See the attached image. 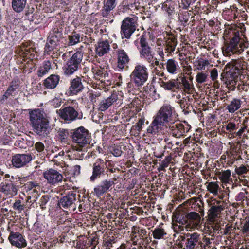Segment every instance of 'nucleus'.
<instances>
[{
    "label": "nucleus",
    "mask_w": 249,
    "mask_h": 249,
    "mask_svg": "<svg viewBox=\"0 0 249 249\" xmlns=\"http://www.w3.org/2000/svg\"><path fill=\"white\" fill-rule=\"evenodd\" d=\"M163 127L168 129L169 133L177 138L185 135L190 129V125H184L178 120L173 108L169 105L162 106L157 112L147 129V133L153 136L158 135L162 133Z\"/></svg>",
    "instance_id": "f257e3e1"
},
{
    "label": "nucleus",
    "mask_w": 249,
    "mask_h": 249,
    "mask_svg": "<svg viewBox=\"0 0 249 249\" xmlns=\"http://www.w3.org/2000/svg\"><path fill=\"white\" fill-rule=\"evenodd\" d=\"M29 120L33 131L41 138H46L49 136L52 128L47 114L40 109L30 110Z\"/></svg>",
    "instance_id": "f03ea898"
},
{
    "label": "nucleus",
    "mask_w": 249,
    "mask_h": 249,
    "mask_svg": "<svg viewBox=\"0 0 249 249\" xmlns=\"http://www.w3.org/2000/svg\"><path fill=\"white\" fill-rule=\"evenodd\" d=\"M233 33L234 36L231 38L230 42L222 49L224 54L227 56L240 54L248 47V42L245 41L240 37L241 34L240 31H235Z\"/></svg>",
    "instance_id": "7ed1b4c3"
},
{
    "label": "nucleus",
    "mask_w": 249,
    "mask_h": 249,
    "mask_svg": "<svg viewBox=\"0 0 249 249\" xmlns=\"http://www.w3.org/2000/svg\"><path fill=\"white\" fill-rule=\"evenodd\" d=\"M178 240L179 241L178 244L181 248L184 243V249H202L203 247L201 241L200 234L197 232L187 233L180 235Z\"/></svg>",
    "instance_id": "20e7f679"
},
{
    "label": "nucleus",
    "mask_w": 249,
    "mask_h": 249,
    "mask_svg": "<svg viewBox=\"0 0 249 249\" xmlns=\"http://www.w3.org/2000/svg\"><path fill=\"white\" fill-rule=\"evenodd\" d=\"M131 80L138 86H142L147 81L148 71L147 67L142 64H137L130 74Z\"/></svg>",
    "instance_id": "39448f33"
},
{
    "label": "nucleus",
    "mask_w": 249,
    "mask_h": 249,
    "mask_svg": "<svg viewBox=\"0 0 249 249\" xmlns=\"http://www.w3.org/2000/svg\"><path fill=\"white\" fill-rule=\"evenodd\" d=\"M138 26V18L133 16L132 17H126L122 21L121 26L120 34L122 39L130 38L135 32Z\"/></svg>",
    "instance_id": "423d86ee"
},
{
    "label": "nucleus",
    "mask_w": 249,
    "mask_h": 249,
    "mask_svg": "<svg viewBox=\"0 0 249 249\" xmlns=\"http://www.w3.org/2000/svg\"><path fill=\"white\" fill-rule=\"evenodd\" d=\"M71 133L72 141L82 147L89 146L90 142V134L83 126H80L73 130Z\"/></svg>",
    "instance_id": "0eeeda50"
},
{
    "label": "nucleus",
    "mask_w": 249,
    "mask_h": 249,
    "mask_svg": "<svg viewBox=\"0 0 249 249\" xmlns=\"http://www.w3.org/2000/svg\"><path fill=\"white\" fill-rule=\"evenodd\" d=\"M82 59V53L81 52L74 53L68 60L63 68L64 74L67 75H70L77 71L81 67Z\"/></svg>",
    "instance_id": "6e6552de"
},
{
    "label": "nucleus",
    "mask_w": 249,
    "mask_h": 249,
    "mask_svg": "<svg viewBox=\"0 0 249 249\" xmlns=\"http://www.w3.org/2000/svg\"><path fill=\"white\" fill-rule=\"evenodd\" d=\"M60 118L68 123H71L76 120H81L83 117L81 112L79 113L73 107L67 106L57 111Z\"/></svg>",
    "instance_id": "1a4fd4ad"
},
{
    "label": "nucleus",
    "mask_w": 249,
    "mask_h": 249,
    "mask_svg": "<svg viewBox=\"0 0 249 249\" xmlns=\"http://www.w3.org/2000/svg\"><path fill=\"white\" fill-rule=\"evenodd\" d=\"M107 172L106 162L101 159H98L93 164L92 174L90 177V180L94 182L97 178L105 175H107Z\"/></svg>",
    "instance_id": "9d476101"
},
{
    "label": "nucleus",
    "mask_w": 249,
    "mask_h": 249,
    "mask_svg": "<svg viewBox=\"0 0 249 249\" xmlns=\"http://www.w3.org/2000/svg\"><path fill=\"white\" fill-rule=\"evenodd\" d=\"M239 72H234L233 70H229L226 72L221 74V80L231 90H234L239 76Z\"/></svg>",
    "instance_id": "9b49d317"
},
{
    "label": "nucleus",
    "mask_w": 249,
    "mask_h": 249,
    "mask_svg": "<svg viewBox=\"0 0 249 249\" xmlns=\"http://www.w3.org/2000/svg\"><path fill=\"white\" fill-rule=\"evenodd\" d=\"M140 48L139 53L140 57L144 59L147 62H151L154 54L151 48L149 46L148 41L144 35L141 36L140 40Z\"/></svg>",
    "instance_id": "f8f14e48"
},
{
    "label": "nucleus",
    "mask_w": 249,
    "mask_h": 249,
    "mask_svg": "<svg viewBox=\"0 0 249 249\" xmlns=\"http://www.w3.org/2000/svg\"><path fill=\"white\" fill-rule=\"evenodd\" d=\"M33 160L31 154H17L12 158V164L14 167L21 168L26 166Z\"/></svg>",
    "instance_id": "ddd939ff"
},
{
    "label": "nucleus",
    "mask_w": 249,
    "mask_h": 249,
    "mask_svg": "<svg viewBox=\"0 0 249 249\" xmlns=\"http://www.w3.org/2000/svg\"><path fill=\"white\" fill-rule=\"evenodd\" d=\"M43 175L47 182L52 185L62 182L63 179V176L58 171L53 169L46 170Z\"/></svg>",
    "instance_id": "4468645a"
},
{
    "label": "nucleus",
    "mask_w": 249,
    "mask_h": 249,
    "mask_svg": "<svg viewBox=\"0 0 249 249\" xmlns=\"http://www.w3.org/2000/svg\"><path fill=\"white\" fill-rule=\"evenodd\" d=\"M18 187L12 182L0 185V191L3 194V199L10 198L17 194Z\"/></svg>",
    "instance_id": "2eb2a0df"
},
{
    "label": "nucleus",
    "mask_w": 249,
    "mask_h": 249,
    "mask_svg": "<svg viewBox=\"0 0 249 249\" xmlns=\"http://www.w3.org/2000/svg\"><path fill=\"white\" fill-rule=\"evenodd\" d=\"M187 231L198 229L200 226L201 217L200 214L196 212H191L187 213Z\"/></svg>",
    "instance_id": "dca6fc26"
},
{
    "label": "nucleus",
    "mask_w": 249,
    "mask_h": 249,
    "mask_svg": "<svg viewBox=\"0 0 249 249\" xmlns=\"http://www.w3.org/2000/svg\"><path fill=\"white\" fill-rule=\"evenodd\" d=\"M84 89L82 77L76 76L70 82V86L67 91L68 94L70 96L77 95L82 92Z\"/></svg>",
    "instance_id": "f3484780"
},
{
    "label": "nucleus",
    "mask_w": 249,
    "mask_h": 249,
    "mask_svg": "<svg viewBox=\"0 0 249 249\" xmlns=\"http://www.w3.org/2000/svg\"><path fill=\"white\" fill-rule=\"evenodd\" d=\"M114 184V182L110 179H103L94 188V192L97 196H100L111 190Z\"/></svg>",
    "instance_id": "a211bd4d"
},
{
    "label": "nucleus",
    "mask_w": 249,
    "mask_h": 249,
    "mask_svg": "<svg viewBox=\"0 0 249 249\" xmlns=\"http://www.w3.org/2000/svg\"><path fill=\"white\" fill-rule=\"evenodd\" d=\"M117 58V67L121 70L128 67L130 58L127 53L122 49H118L116 51Z\"/></svg>",
    "instance_id": "6ab92c4d"
},
{
    "label": "nucleus",
    "mask_w": 249,
    "mask_h": 249,
    "mask_svg": "<svg viewBox=\"0 0 249 249\" xmlns=\"http://www.w3.org/2000/svg\"><path fill=\"white\" fill-rule=\"evenodd\" d=\"M11 244L17 248H22L27 246V242L23 235L18 232L11 231L8 237Z\"/></svg>",
    "instance_id": "aec40b11"
},
{
    "label": "nucleus",
    "mask_w": 249,
    "mask_h": 249,
    "mask_svg": "<svg viewBox=\"0 0 249 249\" xmlns=\"http://www.w3.org/2000/svg\"><path fill=\"white\" fill-rule=\"evenodd\" d=\"M76 194L74 193L68 194L62 197L58 202V205L60 208L65 209L73 208L75 209V201H76Z\"/></svg>",
    "instance_id": "412c9836"
},
{
    "label": "nucleus",
    "mask_w": 249,
    "mask_h": 249,
    "mask_svg": "<svg viewBox=\"0 0 249 249\" xmlns=\"http://www.w3.org/2000/svg\"><path fill=\"white\" fill-rule=\"evenodd\" d=\"M228 66L230 68L229 70H233V71L239 72V75H240L246 68V64L243 59H232L226 65V67Z\"/></svg>",
    "instance_id": "4be33fe9"
},
{
    "label": "nucleus",
    "mask_w": 249,
    "mask_h": 249,
    "mask_svg": "<svg viewBox=\"0 0 249 249\" xmlns=\"http://www.w3.org/2000/svg\"><path fill=\"white\" fill-rule=\"evenodd\" d=\"M60 80L58 75L52 74L43 82V85L47 89H54L56 87Z\"/></svg>",
    "instance_id": "5701e85b"
},
{
    "label": "nucleus",
    "mask_w": 249,
    "mask_h": 249,
    "mask_svg": "<svg viewBox=\"0 0 249 249\" xmlns=\"http://www.w3.org/2000/svg\"><path fill=\"white\" fill-rule=\"evenodd\" d=\"M118 99L116 94H112L109 97L103 100L99 105V110L101 111H105L108 108Z\"/></svg>",
    "instance_id": "b1692460"
},
{
    "label": "nucleus",
    "mask_w": 249,
    "mask_h": 249,
    "mask_svg": "<svg viewBox=\"0 0 249 249\" xmlns=\"http://www.w3.org/2000/svg\"><path fill=\"white\" fill-rule=\"evenodd\" d=\"M110 49V45L107 41H103L98 42L96 45V53L99 56H102L107 53Z\"/></svg>",
    "instance_id": "393cba45"
},
{
    "label": "nucleus",
    "mask_w": 249,
    "mask_h": 249,
    "mask_svg": "<svg viewBox=\"0 0 249 249\" xmlns=\"http://www.w3.org/2000/svg\"><path fill=\"white\" fill-rule=\"evenodd\" d=\"M224 208V207L222 201H216V205H213L209 211L210 216L213 218H215L220 214Z\"/></svg>",
    "instance_id": "a878e982"
},
{
    "label": "nucleus",
    "mask_w": 249,
    "mask_h": 249,
    "mask_svg": "<svg viewBox=\"0 0 249 249\" xmlns=\"http://www.w3.org/2000/svg\"><path fill=\"white\" fill-rule=\"evenodd\" d=\"M165 42L167 51L170 53L174 52L177 45L176 36L172 34L169 35V36L166 38Z\"/></svg>",
    "instance_id": "bb28decb"
},
{
    "label": "nucleus",
    "mask_w": 249,
    "mask_h": 249,
    "mask_svg": "<svg viewBox=\"0 0 249 249\" xmlns=\"http://www.w3.org/2000/svg\"><path fill=\"white\" fill-rule=\"evenodd\" d=\"M242 103V101L240 99L234 98L226 106V109L229 113H233L241 107Z\"/></svg>",
    "instance_id": "cd10ccee"
},
{
    "label": "nucleus",
    "mask_w": 249,
    "mask_h": 249,
    "mask_svg": "<svg viewBox=\"0 0 249 249\" xmlns=\"http://www.w3.org/2000/svg\"><path fill=\"white\" fill-rule=\"evenodd\" d=\"M166 68L167 71L172 74L177 73L179 69L178 63L174 59H169L166 62Z\"/></svg>",
    "instance_id": "c85d7f7f"
},
{
    "label": "nucleus",
    "mask_w": 249,
    "mask_h": 249,
    "mask_svg": "<svg viewBox=\"0 0 249 249\" xmlns=\"http://www.w3.org/2000/svg\"><path fill=\"white\" fill-rule=\"evenodd\" d=\"M116 0H107L104 3L102 15L104 17H107L110 11L112 10L116 6Z\"/></svg>",
    "instance_id": "c756f323"
},
{
    "label": "nucleus",
    "mask_w": 249,
    "mask_h": 249,
    "mask_svg": "<svg viewBox=\"0 0 249 249\" xmlns=\"http://www.w3.org/2000/svg\"><path fill=\"white\" fill-rule=\"evenodd\" d=\"M51 69V64L50 62L49 61H45L43 62L42 65L39 67L37 71V74L38 77H42L48 73Z\"/></svg>",
    "instance_id": "7c9ffc66"
},
{
    "label": "nucleus",
    "mask_w": 249,
    "mask_h": 249,
    "mask_svg": "<svg viewBox=\"0 0 249 249\" xmlns=\"http://www.w3.org/2000/svg\"><path fill=\"white\" fill-rule=\"evenodd\" d=\"M27 0H12V7L16 12H21L25 8Z\"/></svg>",
    "instance_id": "2f4dec72"
},
{
    "label": "nucleus",
    "mask_w": 249,
    "mask_h": 249,
    "mask_svg": "<svg viewBox=\"0 0 249 249\" xmlns=\"http://www.w3.org/2000/svg\"><path fill=\"white\" fill-rule=\"evenodd\" d=\"M153 237L156 239H166L168 238L167 233L164 229L161 228H156L152 231Z\"/></svg>",
    "instance_id": "473e14b6"
},
{
    "label": "nucleus",
    "mask_w": 249,
    "mask_h": 249,
    "mask_svg": "<svg viewBox=\"0 0 249 249\" xmlns=\"http://www.w3.org/2000/svg\"><path fill=\"white\" fill-rule=\"evenodd\" d=\"M69 133L68 130L59 128L57 131V137L61 142L67 143L69 141Z\"/></svg>",
    "instance_id": "72a5a7b5"
},
{
    "label": "nucleus",
    "mask_w": 249,
    "mask_h": 249,
    "mask_svg": "<svg viewBox=\"0 0 249 249\" xmlns=\"http://www.w3.org/2000/svg\"><path fill=\"white\" fill-rule=\"evenodd\" d=\"M219 179L224 183H228L230 179H231V173L230 170H227L218 172L217 173Z\"/></svg>",
    "instance_id": "f704fd0d"
},
{
    "label": "nucleus",
    "mask_w": 249,
    "mask_h": 249,
    "mask_svg": "<svg viewBox=\"0 0 249 249\" xmlns=\"http://www.w3.org/2000/svg\"><path fill=\"white\" fill-rule=\"evenodd\" d=\"M187 213L184 212H179L175 216V221L177 223L181 225H184L187 229Z\"/></svg>",
    "instance_id": "c9c22d12"
},
{
    "label": "nucleus",
    "mask_w": 249,
    "mask_h": 249,
    "mask_svg": "<svg viewBox=\"0 0 249 249\" xmlns=\"http://www.w3.org/2000/svg\"><path fill=\"white\" fill-rule=\"evenodd\" d=\"M84 147L80 146H76L73 147L72 153L73 155V157L75 159L82 160L84 157V154L83 153Z\"/></svg>",
    "instance_id": "e433bc0d"
},
{
    "label": "nucleus",
    "mask_w": 249,
    "mask_h": 249,
    "mask_svg": "<svg viewBox=\"0 0 249 249\" xmlns=\"http://www.w3.org/2000/svg\"><path fill=\"white\" fill-rule=\"evenodd\" d=\"M25 188L27 190H33V192L36 193V195H38L37 189L39 190L40 187L39 184L37 181H30L25 184Z\"/></svg>",
    "instance_id": "4c0bfd02"
},
{
    "label": "nucleus",
    "mask_w": 249,
    "mask_h": 249,
    "mask_svg": "<svg viewBox=\"0 0 249 249\" xmlns=\"http://www.w3.org/2000/svg\"><path fill=\"white\" fill-rule=\"evenodd\" d=\"M175 79H172L167 81H161L160 83L161 87L165 90L174 91Z\"/></svg>",
    "instance_id": "58836bf2"
},
{
    "label": "nucleus",
    "mask_w": 249,
    "mask_h": 249,
    "mask_svg": "<svg viewBox=\"0 0 249 249\" xmlns=\"http://www.w3.org/2000/svg\"><path fill=\"white\" fill-rule=\"evenodd\" d=\"M49 37L59 42L62 38V33L61 31H59L58 28H54L50 32Z\"/></svg>",
    "instance_id": "ea45409f"
},
{
    "label": "nucleus",
    "mask_w": 249,
    "mask_h": 249,
    "mask_svg": "<svg viewBox=\"0 0 249 249\" xmlns=\"http://www.w3.org/2000/svg\"><path fill=\"white\" fill-rule=\"evenodd\" d=\"M92 72L94 75V76L96 79L103 81V77H105L104 73L106 71L104 69L102 68H95L92 70Z\"/></svg>",
    "instance_id": "a19ab883"
},
{
    "label": "nucleus",
    "mask_w": 249,
    "mask_h": 249,
    "mask_svg": "<svg viewBox=\"0 0 249 249\" xmlns=\"http://www.w3.org/2000/svg\"><path fill=\"white\" fill-rule=\"evenodd\" d=\"M207 188L210 192L216 195L218 194L219 186L217 182H211L207 185Z\"/></svg>",
    "instance_id": "79ce46f5"
},
{
    "label": "nucleus",
    "mask_w": 249,
    "mask_h": 249,
    "mask_svg": "<svg viewBox=\"0 0 249 249\" xmlns=\"http://www.w3.org/2000/svg\"><path fill=\"white\" fill-rule=\"evenodd\" d=\"M182 85L183 88V91L188 93H191L193 91V86L190 84L189 82L185 78H182Z\"/></svg>",
    "instance_id": "37998d69"
},
{
    "label": "nucleus",
    "mask_w": 249,
    "mask_h": 249,
    "mask_svg": "<svg viewBox=\"0 0 249 249\" xmlns=\"http://www.w3.org/2000/svg\"><path fill=\"white\" fill-rule=\"evenodd\" d=\"M69 45H74L80 42V35L74 32L71 36H69Z\"/></svg>",
    "instance_id": "c03bdc74"
},
{
    "label": "nucleus",
    "mask_w": 249,
    "mask_h": 249,
    "mask_svg": "<svg viewBox=\"0 0 249 249\" xmlns=\"http://www.w3.org/2000/svg\"><path fill=\"white\" fill-rule=\"evenodd\" d=\"M133 232L134 234H139L140 239H144V237L147 235V231L145 229H141L139 227L133 226L132 228Z\"/></svg>",
    "instance_id": "a18cd8bd"
},
{
    "label": "nucleus",
    "mask_w": 249,
    "mask_h": 249,
    "mask_svg": "<svg viewBox=\"0 0 249 249\" xmlns=\"http://www.w3.org/2000/svg\"><path fill=\"white\" fill-rule=\"evenodd\" d=\"M208 76V74L207 72H198L196 76V81L199 84L206 82L207 80Z\"/></svg>",
    "instance_id": "49530a36"
},
{
    "label": "nucleus",
    "mask_w": 249,
    "mask_h": 249,
    "mask_svg": "<svg viewBox=\"0 0 249 249\" xmlns=\"http://www.w3.org/2000/svg\"><path fill=\"white\" fill-rule=\"evenodd\" d=\"M50 198V196L49 195H44L40 199V206L42 210L45 209L46 208V205L48 202Z\"/></svg>",
    "instance_id": "de8ad7c7"
},
{
    "label": "nucleus",
    "mask_w": 249,
    "mask_h": 249,
    "mask_svg": "<svg viewBox=\"0 0 249 249\" xmlns=\"http://www.w3.org/2000/svg\"><path fill=\"white\" fill-rule=\"evenodd\" d=\"M237 127L235 123L232 122H229L225 125L226 129L231 134L233 133V131L237 129Z\"/></svg>",
    "instance_id": "09e8293b"
},
{
    "label": "nucleus",
    "mask_w": 249,
    "mask_h": 249,
    "mask_svg": "<svg viewBox=\"0 0 249 249\" xmlns=\"http://www.w3.org/2000/svg\"><path fill=\"white\" fill-rule=\"evenodd\" d=\"M209 64L207 60H199L197 62L196 69L198 70H205V67Z\"/></svg>",
    "instance_id": "8fccbe9b"
},
{
    "label": "nucleus",
    "mask_w": 249,
    "mask_h": 249,
    "mask_svg": "<svg viewBox=\"0 0 249 249\" xmlns=\"http://www.w3.org/2000/svg\"><path fill=\"white\" fill-rule=\"evenodd\" d=\"M13 208L18 212H21L24 208V205L21 204L20 200H17L13 204Z\"/></svg>",
    "instance_id": "3c124183"
},
{
    "label": "nucleus",
    "mask_w": 249,
    "mask_h": 249,
    "mask_svg": "<svg viewBox=\"0 0 249 249\" xmlns=\"http://www.w3.org/2000/svg\"><path fill=\"white\" fill-rule=\"evenodd\" d=\"M235 171L238 175H241L247 173L248 171V169L245 165H242L239 167H236L235 169Z\"/></svg>",
    "instance_id": "603ef678"
},
{
    "label": "nucleus",
    "mask_w": 249,
    "mask_h": 249,
    "mask_svg": "<svg viewBox=\"0 0 249 249\" xmlns=\"http://www.w3.org/2000/svg\"><path fill=\"white\" fill-rule=\"evenodd\" d=\"M242 230L243 234H246L247 236H249V218L244 223Z\"/></svg>",
    "instance_id": "864d4df0"
},
{
    "label": "nucleus",
    "mask_w": 249,
    "mask_h": 249,
    "mask_svg": "<svg viewBox=\"0 0 249 249\" xmlns=\"http://www.w3.org/2000/svg\"><path fill=\"white\" fill-rule=\"evenodd\" d=\"M111 153L114 156L119 157L122 155V151L121 147L117 146L113 148Z\"/></svg>",
    "instance_id": "5fc2aeb1"
},
{
    "label": "nucleus",
    "mask_w": 249,
    "mask_h": 249,
    "mask_svg": "<svg viewBox=\"0 0 249 249\" xmlns=\"http://www.w3.org/2000/svg\"><path fill=\"white\" fill-rule=\"evenodd\" d=\"M18 84L16 83H12V84L8 87L7 90L12 95V93L15 91L17 89H18Z\"/></svg>",
    "instance_id": "6e6d98bb"
},
{
    "label": "nucleus",
    "mask_w": 249,
    "mask_h": 249,
    "mask_svg": "<svg viewBox=\"0 0 249 249\" xmlns=\"http://www.w3.org/2000/svg\"><path fill=\"white\" fill-rule=\"evenodd\" d=\"M211 77L213 81H215L218 77V71L216 68H213L210 73Z\"/></svg>",
    "instance_id": "4d7b16f0"
},
{
    "label": "nucleus",
    "mask_w": 249,
    "mask_h": 249,
    "mask_svg": "<svg viewBox=\"0 0 249 249\" xmlns=\"http://www.w3.org/2000/svg\"><path fill=\"white\" fill-rule=\"evenodd\" d=\"M56 48L54 46L52 45L48 42L46 43L45 47V52L49 54L50 52L53 51L54 49Z\"/></svg>",
    "instance_id": "13d9d810"
},
{
    "label": "nucleus",
    "mask_w": 249,
    "mask_h": 249,
    "mask_svg": "<svg viewBox=\"0 0 249 249\" xmlns=\"http://www.w3.org/2000/svg\"><path fill=\"white\" fill-rule=\"evenodd\" d=\"M232 226L231 225H226V228L223 229V231L221 232L224 235L230 234L232 231Z\"/></svg>",
    "instance_id": "bf43d9fd"
},
{
    "label": "nucleus",
    "mask_w": 249,
    "mask_h": 249,
    "mask_svg": "<svg viewBox=\"0 0 249 249\" xmlns=\"http://www.w3.org/2000/svg\"><path fill=\"white\" fill-rule=\"evenodd\" d=\"M35 147L38 152H41L44 149V145L41 142H37L35 145Z\"/></svg>",
    "instance_id": "052dcab7"
},
{
    "label": "nucleus",
    "mask_w": 249,
    "mask_h": 249,
    "mask_svg": "<svg viewBox=\"0 0 249 249\" xmlns=\"http://www.w3.org/2000/svg\"><path fill=\"white\" fill-rule=\"evenodd\" d=\"M178 90H180L182 88V81L181 82L178 80V79H175L174 81V89Z\"/></svg>",
    "instance_id": "680f3d73"
},
{
    "label": "nucleus",
    "mask_w": 249,
    "mask_h": 249,
    "mask_svg": "<svg viewBox=\"0 0 249 249\" xmlns=\"http://www.w3.org/2000/svg\"><path fill=\"white\" fill-rule=\"evenodd\" d=\"M27 46L25 43H22L21 46L18 47V48L20 49L19 51L23 52L24 54H28L29 53L28 50L26 48Z\"/></svg>",
    "instance_id": "e2e57ef3"
},
{
    "label": "nucleus",
    "mask_w": 249,
    "mask_h": 249,
    "mask_svg": "<svg viewBox=\"0 0 249 249\" xmlns=\"http://www.w3.org/2000/svg\"><path fill=\"white\" fill-rule=\"evenodd\" d=\"M143 123L144 120L142 119H140L135 126L136 129L139 131H141L142 129V126L143 124Z\"/></svg>",
    "instance_id": "0e129e2a"
},
{
    "label": "nucleus",
    "mask_w": 249,
    "mask_h": 249,
    "mask_svg": "<svg viewBox=\"0 0 249 249\" xmlns=\"http://www.w3.org/2000/svg\"><path fill=\"white\" fill-rule=\"evenodd\" d=\"M182 3L183 5V8L185 9H187L190 5L193 4L191 0H182Z\"/></svg>",
    "instance_id": "69168bd1"
},
{
    "label": "nucleus",
    "mask_w": 249,
    "mask_h": 249,
    "mask_svg": "<svg viewBox=\"0 0 249 249\" xmlns=\"http://www.w3.org/2000/svg\"><path fill=\"white\" fill-rule=\"evenodd\" d=\"M185 228L184 225L179 224L177 223L174 224V230L175 231H181L184 230V228Z\"/></svg>",
    "instance_id": "338daca9"
},
{
    "label": "nucleus",
    "mask_w": 249,
    "mask_h": 249,
    "mask_svg": "<svg viewBox=\"0 0 249 249\" xmlns=\"http://www.w3.org/2000/svg\"><path fill=\"white\" fill-rule=\"evenodd\" d=\"M47 42L53 46H54L55 48L58 45L59 41L55 39L51 38L50 37H48Z\"/></svg>",
    "instance_id": "774afa93"
}]
</instances>
